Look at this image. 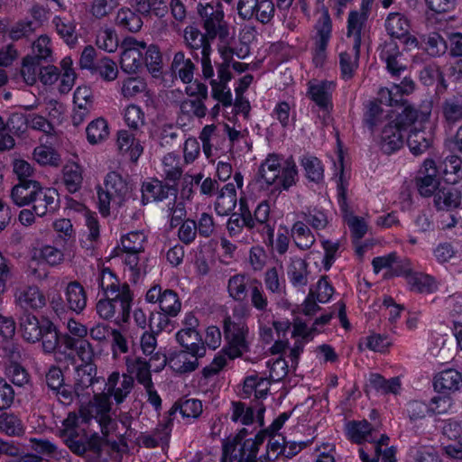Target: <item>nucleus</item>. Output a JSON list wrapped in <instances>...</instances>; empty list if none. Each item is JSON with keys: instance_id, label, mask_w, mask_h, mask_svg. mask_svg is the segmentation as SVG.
Wrapping results in <instances>:
<instances>
[{"instance_id": "nucleus-1", "label": "nucleus", "mask_w": 462, "mask_h": 462, "mask_svg": "<svg viewBox=\"0 0 462 462\" xmlns=\"http://www.w3.org/2000/svg\"><path fill=\"white\" fill-rule=\"evenodd\" d=\"M133 383L131 376L114 372L109 375L103 393L95 395L94 401L88 407H82L79 415H68L63 421V430L69 437V446L74 453L89 458H98L101 456L106 442L97 433H89L88 428L91 420H95L102 433L106 435L111 423L110 397L113 396L117 403L122 402L131 392Z\"/></svg>"}, {"instance_id": "nucleus-2", "label": "nucleus", "mask_w": 462, "mask_h": 462, "mask_svg": "<svg viewBox=\"0 0 462 462\" xmlns=\"http://www.w3.org/2000/svg\"><path fill=\"white\" fill-rule=\"evenodd\" d=\"M373 142L384 152L399 150L403 143L405 128L404 108L402 112L383 110L380 105L372 102L364 117Z\"/></svg>"}, {"instance_id": "nucleus-3", "label": "nucleus", "mask_w": 462, "mask_h": 462, "mask_svg": "<svg viewBox=\"0 0 462 462\" xmlns=\"http://www.w3.org/2000/svg\"><path fill=\"white\" fill-rule=\"evenodd\" d=\"M369 37L366 25V14L352 11L347 18L346 34L341 38L336 47L338 56L339 69L343 79H350L355 75L360 56V46Z\"/></svg>"}, {"instance_id": "nucleus-4", "label": "nucleus", "mask_w": 462, "mask_h": 462, "mask_svg": "<svg viewBox=\"0 0 462 462\" xmlns=\"http://www.w3.org/2000/svg\"><path fill=\"white\" fill-rule=\"evenodd\" d=\"M199 12L204 21L206 36L196 27L188 26L184 31V39L190 49L200 50L201 55H207L210 54L211 51L210 44L207 38L214 39L218 37L221 42L227 44L229 29L226 22H224V12L218 3L216 5L210 3L200 4Z\"/></svg>"}, {"instance_id": "nucleus-5", "label": "nucleus", "mask_w": 462, "mask_h": 462, "mask_svg": "<svg viewBox=\"0 0 462 462\" xmlns=\"http://www.w3.org/2000/svg\"><path fill=\"white\" fill-rule=\"evenodd\" d=\"M69 334L61 337L64 348L68 349L70 356L75 353L82 361V365L76 367L79 385L88 386L96 380L97 368L93 364L94 349L92 345L85 339L88 330L87 327L79 321L70 319L67 323Z\"/></svg>"}, {"instance_id": "nucleus-6", "label": "nucleus", "mask_w": 462, "mask_h": 462, "mask_svg": "<svg viewBox=\"0 0 462 462\" xmlns=\"http://www.w3.org/2000/svg\"><path fill=\"white\" fill-rule=\"evenodd\" d=\"M291 413L282 412L264 430L260 431L254 439H248L242 444L243 437L236 436L232 439H226L223 443L222 462H265L256 460L258 446L263 443L266 436H278L279 430L289 420Z\"/></svg>"}, {"instance_id": "nucleus-7", "label": "nucleus", "mask_w": 462, "mask_h": 462, "mask_svg": "<svg viewBox=\"0 0 462 462\" xmlns=\"http://www.w3.org/2000/svg\"><path fill=\"white\" fill-rule=\"evenodd\" d=\"M431 112L430 103H423L419 109L405 106V128L408 133L407 143L414 155L423 153L430 145L432 134L427 131L426 125Z\"/></svg>"}, {"instance_id": "nucleus-8", "label": "nucleus", "mask_w": 462, "mask_h": 462, "mask_svg": "<svg viewBox=\"0 0 462 462\" xmlns=\"http://www.w3.org/2000/svg\"><path fill=\"white\" fill-rule=\"evenodd\" d=\"M297 180V166L292 159L270 154L260 165L258 180L268 187L274 185L277 189L287 190Z\"/></svg>"}, {"instance_id": "nucleus-9", "label": "nucleus", "mask_w": 462, "mask_h": 462, "mask_svg": "<svg viewBox=\"0 0 462 462\" xmlns=\"http://www.w3.org/2000/svg\"><path fill=\"white\" fill-rule=\"evenodd\" d=\"M128 182L117 172H108L98 189V209L102 216L116 214L130 198Z\"/></svg>"}, {"instance_id": "nucleus-10", "label": "nucleus", "mask_w": 462, "mask_h": 462, "mask_svg": "<svg viewBox=\"0 0 462 462\" xmlns=\"http://www.w3.org/2000/svg\"><path fill=\"white\" fill-rule=\"evenodd\" d=\"M333 160L334 175L337 178V202L340 209L344 215L345 221L346 222L353 236L356 239L361 238L367 230V225L364 218L353 216L347 210L346 203V188L349 174L346 170L344 162V152L339 141L337 140V150L335 153Z\"/></svg>"}, {"instance_id": "nucleus-11", "label": "nucleus", "mask_w": 462, "mask_h": 462, "mask_svg": "<svg viewBox=\"0 0 462 462\" xmlns=\"http://www.w3.org/2000/svg\"><path fill=\"white\" fill-rule=\"evenodd\" d=\"M97 304V312L103 319H115L116 324L125 322L129 317L132 295L127 285H123L121 292L106 296Z\"/></svg>"}, {"instance_id": "nucleus-12", "label": "nucleus", "mask_w": 462, "mask_h": 462, "mask_svg": "<svg viewBox=\"0 0 462 462\" xmlns=\"http://www.w3.org/2000/svg\"><path fill=\"white\" fill-rule=\"evenodd\" d=\"M65 261V253L62 249L49 244L34 246L31 250L29 269L38 279L47 276L45 266L55 267Z\"/></svg>"}, {"instance_id": "nucleus-13", "label": "nucleus", "mask_w": 462, "mask_h": 462, "mask_svg": "<svg viewBox=\"0 0 462 462\" xmlns=\"http://www.w3.org/2000/svg\"><path fill=\"white\" fill-rule=\"evenodd\" d=\"M224 328L227 343L224 352L229 358L240 357L248 351V328L242 320L236 322L228 318L225 320Z\"/></svg>"}, {"instance_id": "nucleus-14", "label": "nucleus", "mask_w": 462, "mask_h": 462, "mask_svg": "<svg viewBox=\"0 0 462 462\" xmlns=\"http://www.w3.org/2000/svg\"><path fill=\"white\" fill-rule=\"evenodd\" d=\"M332 34V21L328 9H324L316 24L314 36L315 49L313 61L316 66H321L327 58V48Z\"/></svg>"}, {"instance_id": "nucleus-15", "label": "nucleus", "mask_w": 462, "mask_h": 462, "mask_svg": "<svg viewBox=\"0 0 462 462\" xmlns=\"http://www.w3.org/2000/svg\"><path fill=\"white\" fill-rule=\"evenodd\" d=\"M145 48V42L133 37L124 40L120 58V65L124 72L131 74L138 71L143 65V54Z\"/></svg>"}, {"instance_id": "nucleus-16", "label": "nucleus", "mask_w": 462, "mask_h": 462, "mask_svg": "<svg viewBox=\"0 0 462 462\" xmlns=\"http://www.w3.org/2000/svg\"><path fill=\"white\" fill-rule=\"evenodd\" d=\"M71 122L74 126L84 123L94 107L95 96L92 88L87 85L77 87L73 94Z\"/></svg>"}, {"instance_id": "nucleus-17", "label": "nucleus", "mask_w": 462, "mask_h": 462, "mask_svg": "<svg viewBox=\"0 0 462 462\" xmlns=\"http://www.w3.org/2000/svg\"><path fill=\"white\" fill-rule=\"evenodd\" d=\"M438 165L432 159H426L416 177V185L419 193L423 197H430L441 188Z\"/></svg>"}, {"instance_id": "nucleus-18", "label": "nucleus", "mask_w": 462, "mask_h": 462, "mask_svg": "<svg viewBox=\"0 0 462 462\" xmlns=\"http://www.w3.org/2000/svg\"><path fill=\"white\" fill-rule=\"evenodd\" d=\"M75 389L72 391L69 385L64 383L63 374L60 368L52 366L46 374V382L49 388L56 393L59 400L63 403L70 402L73 399L74 393L79 396L81 394V391L88 389L92 385H79L77 376L75 377Z\"/></svg>"}, {"instance_id": "nucleus-19", "label": "nucleus", "mask_w": 462, "mask_h": 462, "mask_svg": "<svg viewBox=\"0 0 462 462\" xmlns=\"http://www.w3.org/2000/svg\"><path fill=\"white\" fill-rule=\"evenodd\" d=\"M414 89V82L408 78H404L400 85H393L390 88H382L378 93V98L381 104L388 106H396L395 111L402 112L405 106H411L403 103L402 96L411 93Z\"/></svg>"}, {"instance_id": "nucleus-20", "label": "nucleus", "mask_w": 462, "mask_h": 462, "mask_svg": "<svg viewBox=\"0 0 462 462\" xmlns=\"http://www.w3.org/2000/svg\"><path fill=\"white\" fill-rule=\"evenodd\" d=\"M260 323V336L263 341L270 343L274 340V344L272 346V352L278 354L282 352L287 345V335L290 331V322L288 319L276 320L273 323L274 332L272 328L264 327L262 320Z\"/></svg>"}, {"instance_id": "nucleus-21", "label": "nucleus", "mask_w": 462, "mask_h": 462, "mask_svg": "<svg viewBox=\"0 0 462 462\" xmlns=\"http://www.w3.org/2000/svg\"><path fill=\"white\" fill-rule=\"evenodd\" d=\"M120 94L127 100L140 97L146 106L153 103V92L141 77L124 79L120 83Z\"/></svg>"}, {"instance_id": "nucleus-22", "label": "nucleus", "mask_w": 462, "mask_h": 462, "mask_svg": "<svg viewBox=\"0 0 462 462\" xmlns=\"http://www.w3.org/2000/svg\"><path fill=\"white\" fill-rule=\"evenodd\" d=\"M42 328L44 330L41 338L42 339L44 351L48 353L54 352L55 358L59 361L70 357V353L64 348L62 344V335L58 334L53 323L47 319H42Z\"/></svg>"}, {"instance_id": "nucleus-23", "label": "nucleus", "mask_w": 462, "mask_h": 462, "mask_svg": "<svg viewBox=\"0 0 462 462\" xmlns=\"http://www.w3.org/2000/svg\"><path fill=\"white\" fill-rule=\"evenodd\" d=\"M167 364V358L164 355L155 353L150 359V364L141 359L128 363V371L134 374L140 383L143 386L152 383L150 369L155 372L161 371Z\"/></svg>"}, {"instance_id": "nucleus-24", "label": "nucleus", "mask_w": 462, "mask_h": 462, "mask_svg": "<svg viewBox=\"0 0 462 462\" xmlns=\"http://www.w3.org/2000/svg\"><path fill=\"white\" fill-rule=\"evenodd\" d=\"M336 89L333 80L310 81L308 85V97L320 108L328 111L332 108V96Z\"/></svg>"}, {"instance_id": "nucleus-25", "label": "nucleus", "mask_w": 462, "mask_h": 462, "mask_svg": "<svg viewBox=\"0 0 462 462\" xmlns=\"http://www.w3.org/2000/svg\"><path fill=\"white\" fill-rule=\"evenodd\" d=\"M32 209L38 217H43L48 212L59 208V193L54 188L42 187L38 182V189L33 197Z\"/></svg>"}, {"instance_id": "nucleus-26", "label": "nucleus", "mask_w": 462, "mask_h": 462, "mask_svg": "<svg viewBox=\"0 0 462 462\" xmlns=\"http://www.w3.org/2000/svg\"><path fill=\"white\" fill-rule=\"evenodd\" d=\"M265 408L257 405L255 408L246 406L243 402H233L231 408V420L243 425H250L257 420L260 426L263 424Z\"/></svg>"}, {"instance_id": "nucleus-27", "label": "nucleus", "mask_w": 462, "mask_h": 462, "mask_svg": "<svg viewBox=\"0 0 462 462\" xmlns=\"http://www.w3.org/2000/svg\"><path fill=\"white\" fill-rule=\"evenodd\" d=\"M433 204L438 211H453L461 205L460 192L448 183L443 185L433 195Z\"/></svg>"}, {"instance_id": "nucleus-28", "label": "nucleus", "mask_w": 462, "mask_h": 462, "mask_svg": "<svg viewBox=\"0 0 462 462\" xmlns=\"http://www.w3.org/2000/svg\"><path fill=\"white\" fill-rule=\"evenodd\" d=\"M406 262L407 259L398 260L395 254L392 253L386 255L378 256L374 258L372 264L375 273L385 270V276H402L406 273Z\"/></svg>"}, {"instance_id": "nucleus-29", "label": "nucleus", "mask_w": 462, "mask_h": 462, "mask_svg": "<svg viewBox=\"0 0 462 462\" xmlns=\"http://www.w3.org/2000/svg\"><path fill=\"white\" fill-rule=\"evenodd\" d=\"M433 384L438 393H454L462 388V374L455 369L440 371L435 375Z\"/></svg>"}, {"instance_id": "nucleus-30", "label": "nucleus", "mask_w": 462, "mask_h": 462, "mask_svg": "<svg viewBox=\"0 0 462 462\" xmlns=\"http://www.w3.org/2000/svg\"><path fill=\"white\" fill-rule=\"evenodd\" d=\"M15 300L24 310H38L46 304V298L37 286L19 289L15 293Z\"/></svg>"}, {"instance_id": "nucleus-31", "label": "nucleus", "mask_w": 462, "mask_h": 462, "mask_svg": "<svg viewBox=\"0 0 462 462\" xmlns=\"http://www.w3.org/2000/svg\"><path fill=\"white\" fill-rule=\"evenodd\" d=\"M175 189L162 184L158 180L145 181L142 186V201L143 204L152 201H162L168 198L169 195L175 196Z\"/></svg>"}, {"instance_id": "nucleus-32", "label": "nucleus", "mask_w": 462, "mask_h": 462, "mask_svg": "<svg viewBox=\"0 0 462 462\" xmlns=\"http://www.w3.org/2000/svg\"><path fill=\"white\" fill-rule=\"evenodd\" d=\"M406 273L403 275L411 291L431 293L437 289V282L433 277L420 273H412L411 270V263L406 262Z\"/></svg>"}, {"instance_id": "nucleus-33", "label": "nucleus", "mask_w": 462, "mask_h": 462, "mask_svg": "<svg viewBox=\"0 0 462 462\" xmlns=\"http://www.w3.org/2000/svg\"><path fill=\"white\" fill-rule=\"evenodd\" d=\"M330 319L331 315H323L315 320L311 328H310L307 323L302 321L300 319H296L293 323L291 335L297 339L309 341L317 333L322 331L323 327L329 322Z\"/></svg>"}, {"instance_id": "nucleus-34", "label": "nucleus", "mask_w": 462, "mask_h": 462, "mask_svg": "<svg viewBox=\"0 0 462 462\" xmlns=\"http://www.w3.org/2000/svg\"><path fill=\"white\" fill-rule=\"evenodd\" d=\"M117 147L123 155L128 156L133 162H136L143 152L140 141L126 130L118 132Z\"/></svg>"}, {"instance_id": "nucleus-35", "label": "nucleus", "mask_w": 462, "mask_h": 462, "mask_svg": "<svg viewBox=\"0 0 462 462\" xmlns=\"http://www.w3.org/2000/svg\"><path fill=\"white\" fill-rule=\"evenodd\" d=\"M380 57L386 63L387 69L392 75H399L406 69L405 64L401 61L399 47L393 42L383 45Z\"/></svg>"}, {"instance_id": "nucleus-36", "label": "nucleus", "mask_w": 462, "mask_h": 462, "mask_svg": "<svg viewBox=\"0 0 462 462\" xmlns=\"http://www.w3.org/2000/svg\"><path fill=\"white\" fill-rule=\"evenodd\" d=\"M270 388V380L258 374L247 376L243 384V394L245 398L254 396L256 399L265 398Z\"/></svg>"}, {"instance_id": "nucleus-37", "label": "nucleus", "mask_w": 462, "mask_h": 462, "mask_svg": "<svg viewBox=\"0 0 462 462\" xmlns=\"http://www.w3.org/2000/svg\"><path fill=\"white\" fill-rule=\"evenodd\" d=\"M38 189V181L24 180L15 185L11 192L13 202L18 207L32 203L35 192Z\"/></svg>"}, {"instance_id": "nucleus-38", "label": "nucleus", "mask_w": 462, "mask_h": 462, "mask_svg": "<svg viewBox=\"0 0 462 462\" xmlns=\"http://www.w3.org/2000/svg\"><path fill=\"white\" fill-rule=\"evenodd\" d=\"M66 302L69 308L80 313L87 305V296L84 288L77 282H69L64 291Z\"/></svg>"}, {"instance_id": "nucleus-39", "label": "nucleus", "mask_w": 462, "mask_h": 462, "mask_svg": "<svg viewBox=\"0 0 462 462\" xmlns=\"http://www.w3.org/2000/svg\"><path fill=\"white\" fill-rule=\"evenodd\" d=\"M177 341L190 354L205 355V346L198 330L180 329L176 334Z\"/></svg>"}, {"instance_id": "nucleus-40", "label": "nucleus", "mask_w": 462, "mask_h": 462, "mask_svg": "<svg viewBox=\"0 0 462 462\" xmlns=\"http://www.w3.org/2000/svg\"><path fill=\"white\" fill-rule=\"evenodd\" d=\"M204 355L190 354L187 349H183L174 354L169 360V365L178 373H187L194 371L198 366V358Z\"/></svg>"}, {"instance_id": "nucleus-41", "label": "nucleus", "mask_w": 462, "mask_h": 462, "mask_svg": "<svg viewBox=\"0 0 462 462\" xmlns=\"http://www.w3.org/2000/svg\"><path fill=\"white\" fill-rule=\"evenodd\" d=\"M237 197L235 185L226 184L220 191L215 203L216 212L219 216H227L236 205Z\"/></svg>"}, {"instance_id": "nucleus-42", "label": "nucleus", "mask_w": 462, "mask_h": 462, "mask_svg": "<svg viewBox=\"0 0 462 462\" xmlns=\"http://www.w3.org/2000/svg\"><path fill=\"white\" fill-rule=\"evenodd\" d=\"M346 436L356 443L374 440V430L366 420L350 421L346 426Z\"/></svg>"}, {"instance_id": "nucleus-43", "label": "nucleus", "mask_w": 462, "mask_h": 462, "mask_svg": "<svg viewBox=\"0 0 462 462\" xmlns=\"http://www.w3.org/2000/svg\"><path fill=\"white\" fill-rule=\"evenodd\" d=\"M438 169L447 183H456L462 177V159L455 155L449 156L438 166Z\"/></svg>"}, {"instance_id": "nucleus-44", "label": "nucleus", "mask_w": 462, "mask_h": 462, "mask_svg": "<svg viewBox=\"0 0 462 462\" xmlns=\"http://www.w3.org/2000/svg\"><path fill=\"white\" fill-rule=\"evenodd\" d=\"M385 29L391 37L402 39L410 32V23L402 14L391 13L385 20Z\"/></svg>"}, {"instance_id": "nucleus-45", "label": "nucleus", "mask_w": 462, "mask_h": 462, "mask_svg": "<svg viewBox=\"0 0 462 462\" xmlns=\"http://www.w3.org/2000/svg\"><path fill=\"white\" fill-rule=\"evenodd\" d=\"M51 226L58 244L69 245L75 241L76 230L69 218L58 217L53 220Z\"/></svg>"}, {"instance_id": "nucleus-46", "label": "nucleus", "mask_w": 462, "mask_h": 462, "mask_svg": "<svg viewBox=\"0 0 462 462\" xmlns=\"http://www.w3.org/2000/svg\"><path fill=\"white\" fill-rule=\"evenodd\" d=\"M62 172L67 189L71 193L78 191L83 181L81 166L75 162H69L63 167Z\"/></svg>"}, {"instance_id": "nucleus-47", "label": "nucleus", "mask_w": 462, "mask_h": 462, "mask_svg": "<svg viewBox=\"0 0 462 462\" xmlns=\"http://www.w3.org/2000/svg\"><path fill=\"white\" fill-rule=\"evenodd\" d=\"M23 337L29 342H36L41 339L43 333L42 319L40 320L35 316L25 315L21 322Z\"/></svg>"}, {"instance_id": "nucleus-48", "label": "nucleus", "mask_w": 462, "mask_h": 462, "mask_svg": "<svg viewBox=\"0 0 462 462\" xmlns=\"http://www.w3.org/2000/svg\"><path fill=\"white\" fill-rule=\"evenodd\" d=\"M420 81L426 86H436V90L442 93L447 88L446 81L439 70V66L430 64L425 67L420 74Z\"/></svg>"}, {"instance_id": "nucleus-49", "label": "nucleus", "mask_w": 462, "mask_h": 462, "mask_svg": "<svg viewBox=\"0 0 462 462\" xmlns=\"http://www.w3.org/2000/svg\"><path fill=\"white\" fill-rule=\"evenodd\" d=\"M84 218L86 230L83 232L81 243L84 246L88 247L99 238L100 225L97 214L94 212H86Z\"/></svg>"}, {"instance_id": "nucleus-50", "label": "nucleus", "mask_w": 462, "mask_h": 462, "mask_svg": "<svg viewBox=\"0 0 462 462\" xmlns=\"http://www.w3.org/2000/svg\"><path fill=\"white\" fill-rule=\"evenodd\" d=\"M87 139L89 143L97 144L106 140L109 134L108 125L106 121L102 118H96L92 120L86 129Z\"/></svg>"}, {"instance_id": "nucleus-51", "label": "nucleus", "mask_w": 462, "mask_h": 462, "mask_svg": "<svg viewBox=\"0 0 462 462\" xmlns=\"http://www.w3.org/2000/svg\"><path fill=\"white\" fill-rule=\"evenodd\" d=\"M116 23L132 32H138L143 23L142 18L129 8H122L117 12Z\"/></svg>"}, {"instance_id": "nucleus-52", "label": "nucleus", "mask_w": 462, "mask_h": 462, "mask_svg": "<svg viewBox=\"0 0 462 462\" xmlns=\"http://www.w3.org/2000/svg\"><path fill=\"white\" fill-rule=\"evenodd\" d=\"M125 272L128 273L129 278L132 282H136L143 275L146 273V268L139 254L141 252H125Z\"/></svg>"}, {"instance_id": "nucleus-53", "label": "nucleus", "mask_w": 462, "mask_h": 462, "mask_svg": "<svg viewBox=\"0 0 462 462\" xmlns=\"http://www.w3.org/2000/svg\"><path fill=\"white\" fill-rule=\"evenodd\" d=\"M92 73L103 80L110 82L117 79L119 71L117 64L113 60L104 57L96 62Z\"/></svg>"}, {"instance_id": "nucleus-54", "label": "nucleus", "mask_w": 462, "mask_h": 462, "mask_svg": "<svg viewBox=\"0 0 462 462\" xmlns=\"http://www.w3.org/2000/svg\"><path fill=\"white\" fill-rule=\"evenodd\" d=\"M307 263L302 259H293L288 268V276L294 286H305L308 283Z\"/></svg>"}, {"instance_id": "nucleus-55", "label": "nucleus", "mask_w": 462, "mask_h": 462, "mask_svg": "<svg viewBox=\"0 0 462 462\" xmlns=\"http://www.w3.org/2000/svg\"><path fill=\"white\" fill-rule=\"evenodd\" d=\"M240 216L233 214L227 221V228L231 234H236L243 225L250 228H254V222L252 219L251 213L245 206L243 199H240Z\"/></svg>"}, {"instance_id": "nucleus-56", "label": "nucleus", "mask_w": 462, "mask_h": 462, "mask_svg": "<svg viewBox=\"0 0 462 462\" xmlns=\"http://www.w3.org/2000/svg\"><path fill=\"white\" fill-rule=\"evenodd\" d=\"M58 34L64 40V42L70 47L76 45L78 37L76 34V24L74 22L66 21L65 19L56 16L53 19Z\"/></svg>"}, {"instance_id": "nucleus-57", "label": "nucleus", "mask_w": 462, "mask_h": 462, "mask_svg": "<svg viewBox=\"0 0 462 462\" xmlns=\"http://www.w3.org/2000/svg\"><path fill=\"white\" fill-rule=\"evenodd\" d=\"M72 65L73 61L69 56L63 58L60 61V67L62 69L60 83L59 84V92L60 93H68L75 83L76 73Z\"/></svg>"}, {"instance_id": "nucleus-58", "label": "nucleus", "mask_w": 462, "mask_h": 462, "mask_svg": "<svg viewBox=\"0 0 462 462\" xmlns=\"http://www.w3.org/2000/svg\"><path fill=\"white\" fill-rule=\"evenodd\" d=\"M301 166L306 177L314 182L320 181L324 177V169L321 162L313 156H304L301 159Z\"/></svg>"}, {"instance_id": "nucleus-59", "label": "nucleus", "mask_w": 462, "mask_h": 462, "mask_svg": "<svg viewBox=\"0 0 462 462\" xmlns=\"http://www.w3.org/2000/svg\"><path fill=\"white\" fill-rule=\"evenodd\" d=\"M159 306L163 313L171 317H176L181 309V303L178 295L171 290L163 291Z\"/></svg>"}, {"instance_id": "nucleus-60", "label": "nucleus", "mask_w": 462, "mask_h": 462, "mask_svg": "<svg viewBox=\"0 0 462 462\" xmlns=\"http://www.w3.org/2000/svg\"><path fill=\"white\" fill-rule=\"evenodd\" d=\"M124 119L129 128L137 130L144 125L145 114L141 106L130 104L124 110Z\"/></svg>"}, {"instance_id": "nucleus-61", "label": "nucleus", "mask_w": 462, "mask_h": 462, "mask_svg": "<svg viewBox=\"0 0 462 462\" xmlns=\"http://www.w3.org/2000/svg\"><path fill=\"white\" fill-rule=\"evenodd\" d=\"M291 236L298 247L301 249L309 248L315 241L314 236L302 222H296L291 230Z\"/></svg>"}, {"instance_id": "nucleus-62", "label": "nucleus", "mask_w": 462, "mask_h": 462, "mask_svg": "<svg viewBox=\"0 0 462 462\" xmlns=\"http://www.w3.org/2000/svg\"><path fill=\"white\" fill-rule=\"evenodd\" d=\"M5 374L14 384L18 386H23L29 381V376L25 369L18 362L13 359L7 361Z\"/></svg>"}, {"instance_id": "nucleus-63", "label": "nucleus", "mask_w": 462, "mask_h": 462, "mask_svg": "<svg viewBox=\"0 0 462 462\" xmlns=\"http://www.w3.org/2000/svg\"><path fill=\"white\" fill-rule=\"evenodd\" d=\"M144 51L145 57L143 61L153 78L159 77L162 72V55L159 48L156 45H150Z\"/></svg>"}, {"instance_id": "nucleus-64", "label": "nucleus", "mask_w": 462, "mask_h": 462, "mask_svg": "<svg viewBox=\"0 0 462 462\" xmlns=\"http://www.w3.org/2000/svg\"><path fill=\"white\" fill-rule=\"evenodd\" d=\"M33 156L41 165L58 166L60 162V154L52 147L47 145L35 148Z\"/></svg>"}]
</instances>
